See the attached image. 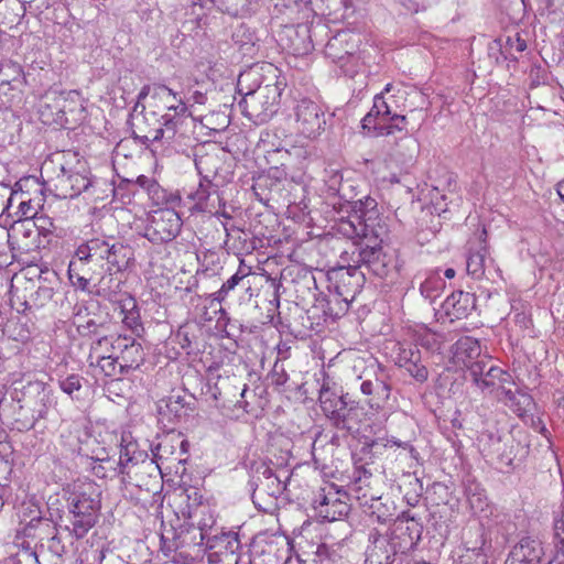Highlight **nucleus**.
<instances>
[{"mask_svg":"<svg viewBox=\"0 0 564 564\" xmlns=\"http://www.w3.org/2000/svg\"><path fill=\"white\" fill-rule=\"evenodd\" d=\"M354 212L357 224L354 220L348 223L351 234L361 238V245L356 248V267L348 268L341 272L340 281L346 284L347 280L355 281V290L350 299L345 294L341 285H336V291L343 300L348 303L355 297L356 290L360 288L364 273H358L357 267H366L375 275L386 279L397 270V259L393 253L383 251L381 243L389 237V227L384 218L377 209V202L371 197L358 199L354 203ZM350 284V281H348Z\"/></svg>","mask_w":564,"mask_h":564,"instance_id":"f257e3e1","label":"nucleus"},{"mask_svg":"<svg viewBox=\"0 0 564 564\" xmlns=\"http://www.w3.org/2000/svg\"><path fill=\"white\" fill-rule=\"evenodd\" d=\"M258 68H250L239 75L238 107L241 113L256 124L268 122L279 110L281 87L278 83L261 85Z\"/></svg>","mask_w":564,"mask_h":564,"instance_id":"f03ea898","label":"nucleus"},{"mask_svg":"<svg viewBox=\"0 0 564 564\" xmlns=\"http://www.w3.org/2000/svg\"><path fill=\"white\" fill-rule=\"evenodd\" d=\"M101 508V491L90 480H78L68 490L66 529L77 539L84 538L97 522Z\"/></svg>","mask_w":564,"mask_h":564,"instance_id":"7ed1b4c3","label":"nucleus"},{"mask_svg":"<svg viewBox=\"0 0 564 564\" xmlns=\"http://www.w3.org/2000/svg\"><path fill=\"white\" fill-rule=\"evenodd\" d=\"M128 247L121 242H111L105 238H93L80 243L75 251V259L69 262L68 272L75 273L78 267L93 263L98 270L94 273L100 278L123 270L129 261Z\"/></svg>","mask_w":564,"mask_h":564,"instance_id":"20e7f679","label":"nucleus"},{"mask_svg":"<svg viewBox=\"0 0 564 564\" xmlns=\"http://www.w3.org/2000/svg\"><path fill=\"white\" fill-rule=\"evenodd\" d=\"M470 380L481 393L492 395L518 412L519 415H521L520 406H528L531 403V398L528 394L517 395V392L512 390L514 386L512 376L495 366L490 358L487 362L480 361L473 366Z\"/></svg>","mask_w":564,"mask_h":564,"instance_id":"39448f33","label":"nucleus"},{"mask_svg":"<svg viewBox=\"0 0 564 564\" xmlns=\"http://www.w3.org/2000/svg\"><path fill=\"white\" fill-rule=\"evenodd\" d=\"M84 98L78 90H47L39 102L40 120L44 124L68 127L84 119Z\"/></svg>","mask_w":564,"mask_h":564,"instance_id":"423d86ee","label":"nucleus"},{"mask_svg":"<svg viewBox=\"0 0 564 564\" xmlns=\"http://www.w3.org/2000/svg\"><path fill=\"white\" fill-rule=\"evenodd\" d=\"M165 208L152 212L144 228V237L154 245H162L174 240L182 228V220L174 209L178 206L181 197L177 194H164Z\"/></svg>","mask_w":564,"mask_h":564,"instance_id":"0eeeda50","label":"nucleus"},{"mask_svg":"<svg viewBox=\"0 0 564 564\" xmlns=\"http://www.w3.org/2000/svg\"><path fill=\"white\" fill-rule=\"evenodd\" d=\"M292 116L296 131L306 138L319 135L326 124L323 107L308 97L295 100Z\"/></svg>","mask_w":564,"mask_h":564,"instance_id":"6e6552de","label":"nucleus"},{"mask_svg":"<svg viewBox=\"0 0 564 564\" xmlns=\"http://www.w3.org/2000/svg\"><path fill=\"white\" fill-rule=\"evenodd\" d=\"M191 120V112L184 101H178L174 112H164L160 120L159 127L150 130L149 133L142 135L143 143L165 141L172 142L177 135L184 134V127Z\"/></svg>","mask_w":564,"mask_h":564,"instance_id":"1a4fd4ad","label":"nucleus"},{"mask_svg":"<svg viewBox=\"0 0 564 564\" xmlns=\"http://www.w3.org/2000/svg\"><path fill=\"white\" fill-rule=\"evenodd\" d=\"M349 31H340L328 40L325 45V56L337 64L344 74L352 76L356 73L355 66L357 57L355 50L357 41Z\"/></svg>","mask_w":564,"mask_h":564,"instance_id":"9d476101","label":"nucleus"},{"mask_svg":"<svg viewBox=\"0 0 564 564\" xmlns=\"http://www.w3.org/2000/svg\"><path fill=\"white\" fill-rule=\"evenodd\" d=\"M172 538L166 533L162 534V551L166 554L180 551L181 555H189V550L200 546L206 540V533L196 529L195 525H182L178 531H172Z\"/></svg>","mask_w":564,"mask_h":564,"instance_id":"9b49d317","label":"nucleus"},{"mask_svg":"<svg viewBox=\"0 0 564 564\" xmlns=\"http://www.w3.org/2000/svg\"><path fill=\"white\" fill-rule=\"evenodd\" d=\"M96 182L89 176V172H74L62 169L56 176L54 187L61 198H75L82 193H90Z\"/></svg>","mask_w":564,"mask_h":564,"instance_id":"f8f14e48","label":"nucleus"},{"mask_svg":"<svg viewBox=\"0 0 564 564\" xmlns=\"http://www.w3.org/2000/svg\"><path fill=\"white\" fill-rule=\"evenodd\" d=\"M543 542L538 533L529 532L520 536L512 547L508 563L538 564L544 556Z\"/></svg>","mask_w":564,"mask_h":564,"instance_id":"ddd939ff","label":"nucleus"},{"mask_svg":"<svg viewBox=\"0 0 564 564\" xmlns=\"http://www.w3.org/2000/svg\"><path fill=\"white\" fill-rule=\"evenodd\" d=\"M451 361L458 368H466L469 377L471 376V368L475 364L480 361H489V356L481 355V347L477 339L465 336L459 338L452 347Z\"/></svg>","mask_w":564,"mask_h":564,"instance_id":"4468645a","label":"nucleus"},{"mask_svg":"<svg viewBox=\"0 0 564 564\" xmlns=\"http://www.w3.org/2000/svg\"><path fill=\"white\" fill-rule=\"evenodd\" d=\"M314 508L318 514L327 520L335 521L339 517L348 513V506L340 499V491L334 486L323 488L314 499Z\"/></svg>","mask_w":564,"mask_h":564,"instance_id":"2eb2a0df","label":"nucleus"},{"mask_svg":"<svg viewBox=\"0 0 564 564\" xmlns=\"http://www.w3.org/2000/svg\"><path fill=\"white\" fill-rule=\"evenodd\" d=\"M290 555V543L285 535H272L264 541L253 564H284Z\"/></svg>","mask_w":564,"mask_h":564,"instance_id":"dca6fc26","label":"nucleus"},{"mask_svg":"<svg viewBox=\"0 0 564 564\" xmlns=\"http://www.w3.org/2000/svg\"><path fill=\"white\" fill-rule=\"evenodd\" d=\"M194 202V208L202 213L217 214L216 206L220 204L217 186L208 180L199 182L197 188L188 194Z\"/></svg>","mask_w":564,"mask_h":564,"instance_id":"f3484780","label":"nucleus"},{"mask_svg":"<svg viewBox=\"0 0 564 564\" xmlns=\"http://www.w3.org/2000/svg\"><path fill=\"white\" fill-rule=\"evenodd\" d=\"M360 391L368 397L367 404L375 411L383 409L391 395L390 384L378 378L362 381Z\"/></svg>","mask_w":564,"mask_h":564,"instance_id":"a211bd4d","label":"nucleus"},{"mask_svg":"<svg viewBox=\"0 0 564 564\" xmlns=\"http://www.w3.org/2000/svg\"><path fill=\"white\" fill-rule=\"evenodd\" d=\"M370 544L366 550V564H392L394 551L389 540L379 533L369 535Z\"/></svg>","mask_w":564,"mask_h":564,"instance_id":"6ab92c4d","label":"nucleus"},{"mask_svg":"<svg viewBox=\"0 0 564 564\" xmlns=\"http://www.w3.org/2000/svg\"><path fill=\"white\" fill-rule=\"evenodd\" d=\"M475 296L469 292L456 291L446 297L443 307L448 316L460 319L475 308Z\"/></svg>","mask_w":564,"mask_h":564,"instance_id":"aec40b11","label":"nucleus"},{"mask_svg":"<svg viewBox=\"0 0 564 564\" xmlns=\"http://www.w3.org/2000/svg\"><path fill=\"white\" fill-rule=\"evenodd\" d=\"M487 231L482 229L478 246L474 249H469V254L467 257L466 270L467 273L478 280L481 279L485 274V263L488 256V246L486 241Z\"/></svg>","mask_w":564,"mask_h":564,"instance_id":"412c9836","label":"nucleus"},{"mask_svg":"<svg viewBox=\"0 0 564 564\" xmlns=\"http://www.w3.org/2000/svg\"><path fill=\"white\" fill-rule=\"evenodd\" d=\"M145 457L147 454L138 451V445L131 441V436L129 434H122L118 462L119 473L122 475H129V466H134L139 462H144Z\"/></svg>","mask_w":564,"mask_h":564,"instance_id":"4be33fe9","label":"nucleus"},{"mask_svg":"<svg viewBox=\"0 0 564 564\" xmlns=\"http://www.w3.org/2000/svg\"><path fill=\"white\" fill-rule=\"evenodd\" d=\"M195 4L208 10L216 8L232 17H242L249 12L251 0H196Z\"/></svg>","mask_w":564,"mask_h":564,"instance_id":"5701e85b","label":"nucleus"},{"mask_svg":"<svg viewBox=\"0 0 564 564\" xmlns=\"http://www.w3.org/2000/svg\"><path fill=\"white\" fill-rule=\"evenodd\" d=\"M361 415L362 409L358 405V402L347 398L338 414L339 420H335L334 425L339 430L352 432L358 429Z\"/></svg>","mask_w":564,"mask_h":564,"instance_id":"b1692460","label":"nucleus"},{"mask_svg":"<svg viewBox=\"0 0 564 564\" xmlns=\"http://www.w3.org/2000/svg\"><path fill=\"white\" fill-rule=\"evenodd\" d=\"M97 352L98 351H96L95 349V343H93L88 356V361L90 366L99 368L100 371L107 377H119L126 373L120 362H118L119 359L117 355L100 356L99 354L97 355Z\"/></svg>","mask_w":564,"mask_h":564,"instance_id":"393cba45","label":"nucleus"},{"mask_svg":"<svg viewBox=\"0 0 564 564\" xmlns=\"http://www.w3.org/2000/svg\"><path fill=\"white\" fill-rule=\"evenodd\" d=\"M121 367L127 373L129 370L138 369L144 361V352L141 344L134 338H130L128 346L123 349L122 355H117Z\"/></svg>","mask_w":564,"mask_h":564,"instance_id":"a878e982","label":"nucleus"},{"mask_svg":"<svg viewBox=\"0 0 564 564\" xmlns=\"http://www.w3.org/2000/svg\"><path fill=\"white\" fill-rule=\"evenodd\" d=\"M348 394L337 397L332 393L329 389L322 388L319 392V403L325 415L334 423L335 420H339V412L344 406V403Z\"/></svg>","mask_w":564,"mask_h":564,"instance_id":"bb28decb","label":"nucleus"},{"mask_svg":"<svg viewBox=\"0 0 564 564\" xmlns=\"http://www.w3.org/2000/svg\"><path fill=\"white\" fill-rule=\"evenodd\" d=\"M480 443H482V452H486L487 456H490L491 458H497L501 462H511V457L506 452L505 448L506 441L501 436L494 435L492 433H484L481 435Z\"/></svg>","mask_w":564,"mask_h":564,"instance_id":"cd10ccee","label":"nucleus"},{"mask_svg":"<svg viewBox=\"0 0 564 564\" xmlns=\"http://www.w3.org/2000/svg\"><path fill=\"white\" fill-rule=\"evenodd\" d=\"M494 45L500 51L505 58H517L516 54L527 50V41L521 37L519 32L513 35L500 36L494 42Z\"/></svg>","mask_w":564,"mask_h":564,"instance_id":"c85d7f7f","label":"nucleus"},{"mask_svg":"<svg viewBox=\"0 0 564 564\" xmlns=\"http://www.w3.org/2000/svg\"><path fill=\"white\" fill-rule=\"evenodd\" d=\"M419 148V142L415 139L405 137L397 144L394 156L401 164L412 165L417 156Z\"/></svg>","mask_w":564,"mask_h":564,"instance_id":"c756f323","label":"nucleus"},{"mask_svg":"<svg viewBox=\"0 0 564 564\" xmlns=\"http://www.w3.org/2000/svg\"><path fill=\"white\" fill-rule=\"evenodd\" d=\"M209 549L221 553L239 555L238 551L240 549V541L238 539V534L234 532H225L220 535H215L209 544Z\"/></svg>","mask_w":564,"mask_h":564,"instance_id":"7c9ffc66","label":"nucleus"},{"mask_svg":"<svg viewBox=\"0 0 564 564\" xmlns=\"http://www.w3.org/2000/svg\"><path fill=\"white\" fill-rule=\"evenodd\" d=\"M8 232H10V239L12 241V245H18L19 249L22 248H29V246L25 243L22 246L20 243V238H30L32 235L36 232L35 225L30 219L19 220L15 221L9 229Z\"/></svg>","mask_w":564,"mask_h":564,"instance_id":"2f4dec72","label":"nucleus"},{"mask_svg":"<svg viewBox=\"0 0 564 564\" xmlns=\"http://www.w3.org/2000/svg\"><path fill=\"white\" fill-rule=\"evenodd\" d=\"M177 445L183 448L185 441H182L178 437H164L153 449V456L156 465L159 466V463L169 460L175 453Z\"/></svg>","mask_w":564,"mask_h":564,"instance_id":"473e14b6","label":"nucleus"},{"mask_svg":"<svg viewBox=\"0 0 564 564\" xmlns=\"http://www.w3.org/2000/svg\"><path fill=\"white\" fill-rule=\"evenodd\" d=\"M154 101L155 105H161L165 108V112H174V108L177 107L178 101H183L182 98L177 97L171 88L165 85L156 86L154 88Z\"/></svg>","mask_w":564,"mask_h":564,"instance_id":"72a5a7b5","label":"nucleus"},{"mask_svg":"<svg viewBox=\"0 0 564 564\" xmlns=\"http://www.w3.org/2000/svg\"><path fill=\"white\" fill-rule=\"evenodd\" d=\"M130 338V336L123 335H102L94 341L95 349L98 351L100 350L99 347L109 345L110 348H112L110 354L111 356L122 355L123 349L127 348Z\"/></svg>","mask_w":564,"mask_h":564,"instance_id":"f704fd0d","label":"nucleus"},{"mask_svg":"<svg viewBox=\"0 0 564 564\" xmlns=\"http://www.w3.org/2000/svg\"><path fill=\"white\" fill-rule=\"evenodd\" d=\"M74 324L82 336L97 335L100 337L104 335L101 332L102 326L97 324L94 318L89 317V314L85 316L80 313L76 314Z\"/></svg>","mask_w":564,"mask_h":564,"instance_id":"c9c22d12","label":"nucleus"},{"mask_svg":"<svg viewBox=\"0 0 564 564\" xmlns=\"http://www.w3.org/2000/svg\"><path fill=\"white\" fill-rule=\"evenodd\" d=\"M263 476L265 478V487L268 489V494L272 497H278L279 495L283 494V491L286 489L288 482L286 480L281 479L280 475L273 474V471L270 468H265L263 471Z\"/></svg>","mask_w":564,"mask_h":564,"instance_id":"e433bc0d","label":"nucleus"},{"mask_svg":"<svg viewBox=\"0 0 564 564\" xmlns=\"http://www.w3.org/2000/svg\"><path fill=\"white\" fill-rule=\"evenodd\" d=\"M14 248L10 239V232L6 227L0 226V268L11 264L12 256L10 251Z\"/></svg>","mask_w":564,"mask_h":564,"instance_id":"4c0bfd02","label":"nucleus"},{"mask_svg":"<svg viewBox=\"0 0 564 564\" xmlns=\"http://www.w3.org/2000/svg\"><path fill=\"white\" fill-rule=\"evenodd\" d=\"M444 285L445 282L440 276H430L421 284L420 291L424 297L432 301L438 295Z\"/></svg>","mask_w":564,"mask_h":564,"instance_id":"58836bf2","label":"nucleus"},{"mask_svg":"<svg viewBox=\"0 0 564 564\" xmlns=\"http://www.w3.org/2000/svg\"><path fill=\"white\" fill-rule=\"evenodd\" d=\"M241 280L236 274L231 275L226 282L223 283L221 288L212 293L208 297L210 299L212 304L214 302L221 303L228 295L230 291H232Z\"/></svg>","mask_w":564,"mask_h":564,"instance_id":"ea45409f","label":"nucleus"},{"mask_svg":"<svg viewBox=\"0 0 564 564\" xmlns=\"http://www.w3.org/2000/svg\"><path fill=\"white\" fill-rule=\"evenodd\" d=\"M391 88L392 85L387 84L383 91L379 95H376L373 99L375 111H377V115H381L384 118L392 116L391 106L387 102L384 98V94H388L391 90Z\"/></svg>","mask_w":564,"mask_h":564,"instance_id":"a19ab883","label":"nucleus"},{"mask_svg":"<svg viewBox=\"0 0 564 564\" xmlns=\"http://www.w3.org/2000/svg\"><path fill=\"white\" fill-rule=\"evenodd\" d=\"M421 354L415 346L402 347L398 354V365L402 368L406 367L410 362L420 361Z\"/></svg>","mask_w":564,"mask_h":564,"instance_id":"79ce46f5","label":"nucleus"},{"mask_svg":"<svg viewBox=\"0 0 564 564\" xmlns=\"http://www.w3.org/2000/svg\"><path fill=\"white\" fill-rule=\"evenodd\" d=\"M386 118L381 115H377V111H375V105L370 109V111L361 120V127L364 130H377L380 131V127L384 126Z\"/></svg>","mask_w":564,"mask_h":564,"instance_id":"37998d69","label":"nucleus"},{"mask_svg":"<svg viewBox=\"0 0 564 564\" xmlns=\"http://www.w3.org/2000/svg\"><path fill=\"white\" fill-rule=\"evenodd\" d=\"M83 378L79 375H69L59 381V388L63 392L73 398L74 392L82 389Z\"/></svg>","mask_w":564,"mask_h":564,"instance_id":"c03bdc74","label":"nucleus"},{"mask_svg":"<svg viewBox=\"0 0 564 564\" xmlns=\"http://www.w3.org/2000/svg\"><path fill=\"white\" fill-rule=\"evenodd\" d=\"M208 564H238L239 555H232L231 553H221L209 549Z\"/></svg>","mask_w":564,"mask_h":564,"instance_id":"a18cd8bd","label":"nucleus"},{"mask_svg":"<svg viewBox=\"0 0 564 564\" xmlns=\"http://www.w3.org/2000/svg\"><path fill=\"white\" fill-rule=\"evenodd\" d=\"M390 119L392 121H394L395 123L381 126L380 131L378 132L379 135H389V134H392L395 130L397 131L405 130V124H406L405 116L393 113Z\"/></svg>","mask_w":564,"mask_h":564,"instance_id":"49530a36","label":"nucleus"},{"mask_svg":"<svg viewBox=\"0 0 564 564\" xmlns=\"http://www.w3.org/2000/svg\"><path fill=\"white\" fill-rule=\"evenodd\" d=\"M232 37L241 48L248 45H253L256 40L254 34L250 32L249 29H247L245 25L238 26Z\"/></svg>","mask_w":564,"mask_h":564,"instance_id":"de8ad7c7","label":"nucleus"},{"mask_svg":"<svg viewBox=\"0 0 564 564\" xmlns=\"http://www.w3.org/2000/svg\"><path fill=\"white\" fill-rule=\"evenodd\" d=\"M406 372L419 382H425L429 378L427 368L420 361L410 362L404 367Z\"/></svg>","mask_w":564,"mask_h":564,"instance_id":"09e8293b","label":"nucleus"},{"mask_svg":"<svg viewBox=\"0 0 564 564\" xmlns=\"http://www.w3.org/2000/svg\"><path fill=\"white\" fill-rule=\"evenodd\" d=\"M82 273H85V267H78V269L75 270V273L72 272V275L68 273V275L69 280L75 286L85 291L88 289L89 282L94 280V275L91 274L89 276H86V274Z\"/></svg>","mask_w":564,"mask_h":564,"instance_id":"8fccbe9b","label":"nucleus"},{"mask_svg":"<svg viewBox=\"0 0 564 564\" xmlns=\"http://www.w3.org/2000/svg\"><path fill=\"white\" fill-rule=\"evenodd\" d=\"M288 373L282 365L274 364L272 371L270 372V379L274 386H283L288 381Z\"/></svg>","mask_w":564,"mask_h":564,"instance_id":"3c124183","label":"nucleus"},{"mask_svg":"<svg viewBox=\"0 0 564 564\" xmlns=\"http://www.w3.org/2000/svg\"><path fill=\"white\" fill-rule=\"evenodd\" d=\"M11 195V188L4 184H0V215L9 207Z\"/></svg>","mask_w":564,"mask_h":564,"instance_id":"603ef678","label":"nucleus"},{"mask_svg":"<svg viewBox=\"0 0 564 564\" xmlns=\"http://www.w3.org/2000/svg\"><path fill=\"white\" fill-rule=\"evenodd\" d=\"M122 322L124 323V325H127L132 330H134L138 326H140L139 316L134 312H130L129 314H127L123 317Z\"/></svg>","mask_w":564,"mask_h":564,"instance_id":"864d4df0","label":"nucleus"},{"mask_svg":"<svg viewBox=\"0 0 564 564\" xmlns=\"http://www.w3.org/2000/svg\"><path fill=\"white\" fill-rule=\"evenodd\" d=\"M214 522H215V520H214L213 516L209 514L208 519H202L198 522V527H196V529H199L200 531H204L206 533L207 543L210 540L209 535H208V530L212 529Z\"/></svg>","mask_w":564,"mask_h":564,"instance_id":"5fc2aeb1","label":"nucleus"},{"mask_svg":"<svg viewBox=\"0 0 564 564\" xmlns=\"http://www.w3.org/2000/svg\"><path fill=\"white\" fill-rule=\"evenodd\" d=\"M237 276H239L240 280L249 276L252 274V267L246 264L245 260H240L239 267L237 272L235 273Z\"/></svg>","mask_w":564,"mask_h":564,"instance_id":"6e6d98bb","label":"nucleus"},{"mask_svg":"<svg viewBox=\"0 0 564 564\" xmlns=\"http://www.w3.org/2000/svg\"><path fill=\"white\" fill-rule=\"evenodd\" d=\"M156 86H161V85L160 84H154V85H147V86L142 87V89L140 90V93L138 95V99L141 100V99H144L148 96H150V98L152 100H154V88Z\"/></svg>","mask_w":564,"mask_h":564,"instance_id":"4d7b16f0","label":"nucleus"},{"mask_svg":"<svg viewBox=\"0 0 564 564\" xmlns=\"http://www.w3.org/2000/svg\"><path fill=\"white\" fill-rule=\"evenodd\" d=\"M384 447H401L403 449H410L413 451V447L408 442H401L395 440L394 437L388 438Z\"/></svg>","mask_w":564,"mask_h":564,"instance_id":"13d9d810","label":"nucleus"},{"mask_svg":"<svg viewBox=\"0 0 564 564\" xmlns=\"http://www.w3.org/2000/svg\"><path fill=\"white\" fill-rule=\"evenodd\" d=\"M294 54H305L311 50V42L303 41V45L292 43L289 47Z\"/></svg>","mask_w":564,"mask_h":564,"instance_id":"bf43d9fd","label":"nucleus"},{"mask_svg":"<svg viewBox=\"0 0 564 564\" xmlns=\"http://www.w3.org/2000/svg\"><path fill=\"white\" fill-rule=\"evenodd\" d=\"M468 502L470 505V508L475 511L482 510V501L480 495H471L468 497Z\"/></svg>","mask_w":564,"mask_h":564,"instance_id":"052dcab7","label":"nucleus"},{"mask_svg":"<svg viewBox=\"0 0 564 564\" xmlns=\"http://www.w3.org/2000/svg\"><path fill=\"white\" fill-rule=\"evenodd\" d=\"M191 99L195 102V104H198V105H204L207 100V97L205 94L200 93V91H194Z\"/></svg>","mask_w":564,"mask_h":564,"instance_id":"680f3d73","label":"nucleus"},{"mask_svg":"<svg viewBox=\"0 0 564 564\" xmlns=\"http://www.w3.org/2000/svg\"><path fill=\"white\" fill-rule=\"evenodd\" d=\"M34 3L35 8L40 11L50 7V0H30V4Z\"/></svg>","mask_w":564,"mask_h":564,"instance_id":"e2e57ef3","label":"nucleus"},{"mask_svg":"<svg viewBox=\"0 0 564 564\" xmlns=\"http://www.w3.org/2000/svg\"><path fill=\"white\" fill-rule=\"evenodd\" d=\"M263 491H264V489H263V485H262L261 487H257L252 495L253 502H254V505L259 506V508H261V506L257 502V499L263 494Z\"/></svg>","mask_w":564,"mask_h":564,"instance_id":"0e129e2a","label":"nucleus"},{"mask_svg":"<svg viewBox=\"0 0 564 564\" xmlns=\"http://www.w3.org/2000/svg\"><path fill=\"white\" fill-rule=\"evenodd\" d=\"M288 31H289V33H295L296 35H299L301 32L304 35H306V33L308 32L306 26H299L297 29L290 28V29H288Z\"/></svg>","mask_w":564,"mask_h":564,"instance_id":"69168bd1","label":"nucleus"},{"mask_svg":"<svg viewBox=\"0 0 564 564\" xmlns=\"http://www.w3.org/2000/svg\"><path fill=\"white\" fill-rule=\"evenodd\" d=\"M99 349H100V350H99V352H98V354H99L100 356H107V355L111 354V350H112V348H110V346H109V345L101 346V347H99Z\"/></svg>","mask_w":564,"mask_h":564,"instance_id":"338daca9","label":"nucleus"},{"mask_svg":"<svg viewBox=\"0 0 564 564\" xmlns=\"http://www.w3.org/2000/svg\"><path fill=\"white\" fill-rule=\"evenodd\" d=\"M556 191L562 200H564V180L557 184Z\"/></svg>","mask_w":564,"mask_h":564,"instance_id":"774afa93","label":"nucleus"}]
</instances>
